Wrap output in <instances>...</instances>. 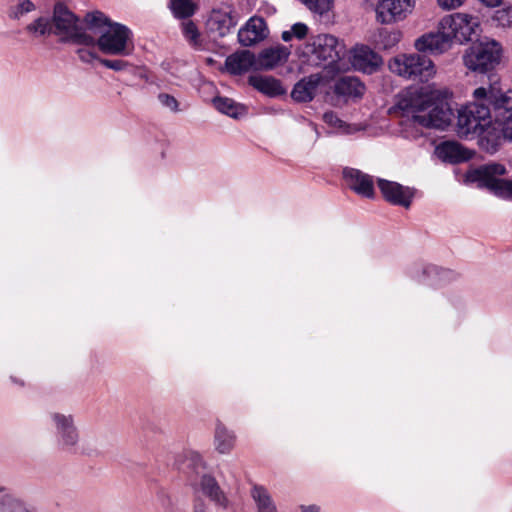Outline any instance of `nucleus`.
<instances>
[{"label":"nucleus","mask_w":512,"mask_h":512,"mask_svg":"<svg viewBox=\"0 0 512 512\" xmlns=\"http://www.w3.org/2000/svg\"><path fill=\"white\" fill-rule=\"evenodd\" d=\"M447 89L431 87L407 91L398 100V107L411 114V125L425 128L445 129L454 117L447 102Z\"/></svg>","instance_id":"1"},{"label":"nucleus","mask_w":512,"mask_h":512,"mask_svg":"<svg viewBox=\"0 0 512 512\" xmlns=\"http://www.w3.org/2000/svg\"><path fill=\"white\" fill-rule=\"evenodd\" d=\"M87 27L98 37L93 44L99 50L112 56H130L134 51L133 33L125 25L112 22L100 11L88 13L85 17Z\"/></svg>","instance_id":"2"},{"label":"nucleus","mask_w":512,"mask_h":512,"mask_svg":"<svg viewBox=\"0 0 512 512\" xmlns=\"http://www.w3.org/2000/svg\"><path fill=\"white\" fill-rule=\"evenodd\" d=\"M345 52V44L339 38L331 34H318L310 37L301 47L300 56L311 65L334 75L349 69L344 58Z\"/></svg>","instance_id":"3"},{"label":"nucleus","mask_w":512,"mask_h":512,"mask_svg":"<svg viewBox=\"0 0 512 512\" xmlns=\"http://www.w3.org/2000/svg\"><path fill=\"white\" fill-rule=\"evenodd\" d=\"M389 70L405 79L428 81L436 74L433 61L417 53L399 54L388 62Z\"/></svg>","instance_id":"4"},{"label":"nucleus","mask_w":512,"mask_h":512,"mask_svg":"<svg viewBox=\"0 0 512 512\" xmlns=\"http://www.w3.org/2000/svg\"><path fill=\"white\" fill-rule=\"evenodd\" d=\"M48 420L55 432L57 449L66 454H76L80 447V432L75 416L71 413L51 411Z\"/></svg>","instance_id":"5"},{"label":"nucleus","mask_w":512,"mask_h":512,"mask_svg":"<svg viewBox=\"0 0 512 512\" xmlns=\"http://www.w3.org/2000/svg\"><path fill=\"white\" fill-rule=\"evenodd\" d=\"M491 124V110L485 101H473L459 110L457 132L461 137L481 135Z\"/></svg>","instance_id":"6"},{"label":"nucleus","mask_w":512,"mask_h":512,"mask_svg":"<svg viewBox=\"0 0 512 512\" xmlns=\"http://www.w3.org/2000/svg\"><path fill=\"white\" fill-rule=\"evenodd\" d=\"M464 66L476 73H487L500 62L501 47L494 40L482 41L471 45L463 54Z\"/></svg>","instance_id":"7"},{"label":"nucleus","mask_w":512,"mask_h":512,"mask_svg":"<svg viewBox=\"0 0 512 512\" xmlns=\"http://www.w3.org/2000/svg\"><path fill=\"white\" fill-rule=\"evenodd\" d=\"M505 172L503 165L491 163L469 171L467 178L478 182L479 186L486 187L499 197L512 199V180L500 178Z\"/></svg>","instance_id":"8"},{"label":"nucleus","mask_w":512,"mask_h":512,"mask_svg":"<svg viewBox=\"0 0 512 512\" xmlns=\"http://www.w3.org/2000/svg\"><path fill=\"white\" fill-rule=\"evenodd\" d=\"M443 28L446 29L453 42L464 44L472 41L481 32V23L477 16L457 12L442 17Z\"/></svg>","instance_id":"9"},{"label":"nucleus","mask_w":512,"mask_h":512,"mask_svg":"<svg viewBox=\"0 0 512 512\" xmlns=\"http://www.w3.org/2000/svg\"><path fill=\"white\" fill-rule=\"evenodd\" d=\"M381 25H392L406 20L413 14L416 0H366Z\"/></svg>","instance_id":"10"},{"label":"nucleus","mask_w":512,"mask_h":512,"mask_svg":"<svg viewBox=\"0 0 512 512\" xmlns=\"http://www.w3.org/2000/svg\"><path fill=\"white\" fill-rule=\"evenodd\" d=\"M52 25L53 33L63 39L75 40L85 45L94 43V38L81 32L74 14L62 4H58L54 8Z\"/></svg>","instance_id":"11"},{"label":"nucleus","mask_w":512,"mask_h":512,"mask_svg":"<svg viewBox=\"0 0 512 512\" xmlns=\"http://www.w3.org/2000/svg\"><path fill=\"white\" fill-rule=\"evenodd\" d=\"M472 97L478 101H485L489 109H494L495 120L506 116H512V89L502 92L496 82L487 86L476 88Z\"/></svg>","instance_id":"12"},{"label":"nucleus","mask_w":512,"mask_h":512,"mask_svg":"<svg viewBox=\"0 0 512 512\" xmlns=\"http://www.w3.org/2000/svg\"><path fill=\"white\" fill-rule=\"evenodd\" d=\"M349 64L356 71L373 74L382 67L383 58L368 45L357 44L349 51Z\"/></svg>","instance_id":"13"},{"label":"nucleus","mask_w":512,"mask_h":512,"mask_svg":"<svg viewBox=\"0 0 512 512\" xmlns=\"http://www.w3.org/2000/svg\"><path fill=\"white\" fill-rule=\"evenodd\" d=\"M452 41L439 20L436 31L428 32L415 40L414 47L418 52L441 55L452 46Z\"/></svg>","instance_id":"14"},{"label":"nucleus","mask_w":512,"mask_h":512,"mask_svg":"<svg viewBox=\"0 0 512 512\" xmlns=\"http://www.w3.org/2000/svg\"><path fill=\"white\" fill-rule=\"evenodd\" d=\"M378 187L384 199L393 205L408 208L414 196L413 190L409 187L385 179L378 180Z\"/></svg>","instance_id":"15"},{"label":"nucleus","mask_w":512,"mask_h":512,"mask_svg":"<svg viewBox=\"0 0 512 512\" xmlns=\"http://www.w3.org/2000/svg\"><path fill=\"white\" fill-rule=\"evenodd\" d=\"M190 483L195 493H202L219 507L228 506V499L214 477L203 474L199 480L191 478Z\"/></svg>","instance_id":"16"},{"label":"nucleus","mask_w":512,"mask_h":512,"mask_svg":"<svg viewBox=\"0 0 512 512\" xmlns=\"http://www.w3.org/2000/svg\"><path fill=\"white\" fill-rule=\"evenodd\" d=\"M343 177L347 186L358 195L366 198L374 196V184L368 174L354 168H345Z\"/></svg>","instance_id":"17"},{"label":"nucleus","mask_w":512,"mask_h":512,"mask_svg":"<svg viewBox=\"0 0 512 512\" xmlns=\"http://www.w3.org/2000/svg\"><path fill=\"white\" fill-rule=\"evenodd\" d=\"M268 29L263 18L252 17L238 31V40L243 46L254 45L266 38Z\"/></svg>","instance_id":"18"},{"label":"nucleus","mask_w":512,"mask_h":512,"mask_svg":"<svg viewBox=\"0 0 512 512\" xmlns=\"http://www.w3.org/2000/svg\"><path fill=\"white\" fill-rule=\"evenodd\" d=\"M289 55V49L282 45L266 48L256 57V70H272L285 63Z\"/></svg>","instance_id":"19"},{"label":"nucleus","mask_w":512,"mask_h":512,"mask_svg":"<svg viewBox=\"0 0 512 512\" xmlns=\"http://www.w3.org/2000/svg\"><path fill=\"white\" fill-rule=\"evenodd\" d=\"M237 24L236 17L229 9H214L208 19V28L210 32L219 37L227 35Z\"/></svg>","instance_id":"20"},{"label":"nucleus","mask_w":512,"mask_h":512,"mask_svg":"<svg viewBox=\"0 0 512 512\" xmlns=\"http://www.w3.org/2000/svg\"><path fill=\"white\" fill-rule=\"evenodd\" d=\"M225 67L233 75H240L251 69L256 70V57L248 50L237 51L226 58Z\"/></svg>","instance_id":"21"},{"label":"nucleus","mask_w":512,"mask_h":512,"mask_svg":"<svg viewBox=\"0 0 512 512\" xmlns=\"http://www.w3.org/2000/svg\"><path fill=\"white\" fill-rule=\"evenodd\" d=\"M322 80L320 74H311L300 81H298L292 92V98L297 102H309L311 101L317 91V88Z\"/></svg>","instance_id":"22"},{"label":"nucleus","mask_w":512,"mask_h":512,"mask_svg":"<svg viewBox=\"0 0 512 512\" xmlns=\"http://www.w3.org/2000/svg\"><path fill=\"white\" fill-rule=\"evenodd\" d=\"M248 83L257 91L269 97H276L286 93L281 82L272 76L251 75Z\"/></svg>","instance_id":"23"},{"label":"nucleus","mask_w":512,"mask_h":512,"mask_svg":"<svg viewBox=\"0 0 512 512\" xmlns=\"http://www.w3.org/2000/svg\"><path fill=\"white\" fill-rule=\"evenodd\" d=\"M236 434L233 430L218 422L214 431V447L220 454H229L236 445Z\"/></svg>","instance_id":"24"},{"label":"nucleus","mask_w":512,"mask_h":512,"mask_svg":"<svg viewBox=\"0 0 512 512\" xmlns=\"http://www.w3.org/2000/svg\"><path fill=\"white\" fill-rule=\"evenodd\" d=\"M365 92V85L356 77L346 76L335 84V93L346 98H360Z\"/></svg>","instance_id":"25"},{"label":"nucleus","mask_w":512,"mask_h":512,"mask_svg":"<svg viewBox=\"0 0 512 512\" xmlns=\"http://www.w3.org/2000/svg\"><path fill=\"white\" fill-rule=\"evenodd\" d=\"M29 505L0 484V512H27Z\"/></svg>","instance_id":"26"},{"label":"nucleus","mask_w":512,"mask_h":512,"mask_svg":"<svg viewBox=\"0 0 512 512\" xmlns=\"http://www.w3.org/2000/svg\"><path fill=\"white\" fill-rule=\"evenodd\" d=\"M436 155L443 161L457 163L465 159L461 145L456 142H443L436 147Z\"/></svg>","instance_id":"27"},{"label":"nucleus","mask_w":512,"mask_h":512,"mask_svg":"<svg viewBox=\"0 0 512 512\" xmlns=\"http://www.w3.org/2000/svg\"><path fill=\"white\" fill-rule=\"evenodd\" d=\"M251 496L258 512H277V507L271 495L263 486H254L251 490Z\"/></svg>","instance_id":"28"},{"label":"nucleus","mask_w":512,"mask_h":512,"mask_svg":"<svg viewBox=\"0 0 512 512\" xmlns=\"http://www.w3.org/2000/svg\"><path fill=\"white\" fill-rule=\"evenodd\" d=\"M215 108L232 118H238L246 113V108L227 97H216L213 99Z\"/></svg>","instance_id":"29"},{"label":"nucleus","mask_w":512,"mask_h":512,"mask_svg":"<svg viewBox=\"0 0 512 512\" xmlns=\"http://www.w3.org/2000/svg\"><path fill=\"white\" fill-rule=\"evenodd\" d=\"M402 37L403 33L399 29H381L378 34L377 45L384 50H390L399 44Z\"/></svg>","instance_id":"30"},{"label":"nucleus","mask_w":512,"mask_h":512,"mask_svg":"<svg viewBox=\"0 0 512 512\" xmlns=\"http://www.w3.org/2000/svg\"><path fill=\"white\" fill-rule=\"evenodd\" d=\"M181 30L189 45L196 49L202 48L201 34L194 22L190 20L182 22Z\"/></svg>","instance_id":"31"},{"label":"nucleus","mask_w":512,"mask_h":512,"mask_svg":"<svg viewBox=\"0 0 512 512\" xmlns=\"http://www.w3.org/2000/svg\"><path fill=\"white\" fill-rule=\"evenodd\" d=\"M170 8L177 18H187L195 13L196 5L191 0H171Z\"/></svg>","instance_id":"32"},{"label":"nucleus","mask_w":512,"mask_h":512,"mask_svg":"<svg viewBox=\"0 0 512 512\" xmlns=\"http://www.w3.org/2000/svg\"><path fill=\"white\" fill-rule=\"evenodd\" d=\"M26 31L33 37H41L53 33V25L47 18L40 17L27 25Z\"/></svg>","instance_id":"33"},{"label":"nucleus","mask_w":512,"mask_h":512,"mask_svg":"<svg viewBox=\"0 0 512 512\" xmlns=\"http://www.w3.org/2000/svg\"><path fill=\"white\" fill-rule=\"evenodd\" d=\"M323 121L332 128L337 129L343 133H353L356 129L349 124H346L342 121L338 116L332 112L328 111L323 114Z\"/></svg>","instance_id":"34"},{"label":"nucleus","mask_w":512,"mask_h":512,"mask_svg":"<svg viewBox=\"0 0 512 512\" xmlns=\"http://www.w3.org/2000/svg\"><path fill=\"white\" fill-rule=\"evenodd\" d=\"M501 9L495 11L492 21L500 27L507 28L512 26V6L504 4Z\"/></svg>","instance_id":"35"},{"label":"nucleus","mask_w":512,"mask_h":512,"mask_svg":"<svg viewBox=\"0 0 512 512\" xmlns=\"http://www.w3.org/2000/svg\"><path fill=\"white\" fill-rule=\"evenodd\" d=\"M309 28L306 24L298 22L291 26L289 30L283 31L281 38L284 42H289L293 38L302 40L308 35Z\"/></svg>","instance_id":"36"},{"label":"nucleus","mask_w":512,"mask_h":512,"mask_svg":"<svg viewBox=\"0 0 512 512\" xmlns=\"http://www.w3.org/2000/svg\"><path fill=\"white\" fill-rule=\"evenodd\" d=\"M35 10V5L30 0H19V2L12 7L10 16L14 19H20L27 13Z\"/></svg>","instance_id":"37"},{"label":"nucleus","mask_w":512,"mask_h":512,"mask_svg":"<svg viewBox=\"0 0 512 512\" xmlns=\"http://www.w3.org/2000/svg\"><path fill=\"white\" fill-rule=\"evenodd\" d=\"M99 63L103 65L104 67L114 70V71H124L126 70L130 64L129 62L122 60V59H106L102 58L99 59Z\"/></svg>","instance_id":"38"},{"label":"nucleus","mask_w":512,"mask_h":512,"mask_svg":"<svg viewBox=\"0 0 512 512\" xmlns=\"http://www.w3.org/2000/svg\"><path fill=\"white\" fill-rule=\"evenodd\" d=\"M505 139L512 141V116L495 120Z\"/></svg>","instance_id":"39"},{"label":"nucleus","mask_w":512,"mask_h":512,"mask_svg":"<svg viewBox=\"0 0 512 512\" xmlns=\"http://www.w3.org/2000/svg\"><path fill=\"white\" fill-rule=\"evenodd\" d=\"M158 100L164 107L168 108L169 110L173 112L179 111V103L174 96L162 93L159 94Z\"/></svg>","instance_id":"40"},{"label":"nucleus","mask_w":512,"mask_h":512,"mask_svg":"<svg viewBox=\"0 0 512 512\" xmlns=\"http://www.w3.org/2000/svg\"><path fill=\"white\" fill-rule=\"evenodd\" d=\"M466 0H437V5L444 11H451L461 7Z\"/></svg>","instance_id":"41"},{"label":"nucleus","mask_w":512,"mask_h":512,"mask_svg":"<svg viewBox=\"0 0 512 512\" xmlns=\"http://www.w3.org/2000/svg\"><path fill=\"white\" fill-rule=\"evenodd\" d=\"M77 53H78L79 59L85 63H91L94 60L99 61V59H100L97 56V54L95 52H93L92 50H90L89 48L78 49Z\"/></svg>","instance_id":"42"},{"label":"nucleus","mask_w":512,"mask_h":512,"mask_svg":"<svg viewBox=\"0 0 512 512\" xmlns=\"http://www.w3.org/2000/svg\"><path fill=\"white\" fill-rule=\"evenodd\" d=\"M482 5L488 8H497L505 4L504 0H478Z\"/></svg>","instance_id":"43"},{"label":"nucleus","mask_w":512,"mask_h":512,"mask_svg":"<svg viewBox=\"0 0 512 512\" xmlns=\"http://www.w3.org/2000/svg\"><path fill=\"white\" fill-rule=\"evenodd\" d=\"M193 512H207L205 503L198 497H196L194 500Z\"/></svg>","instance_id":"44"},{"label":"nucleus","mask_w":512,"mask_h":512,"mask_svg":"<svg viewBox=\"0 0 512 512\" xmlns=\"http://www.w3.org/2000/svg\"><path fill=\"white\" fill-rule=\"evenodd\" d=\"M192 460L195 462L196 468L198 470H201V471L204 470V465H203L202 459L200 458L199 455H193ZM197 473H200V471H197Z\"/></svg>","instance_id":"45"},{"label":"nucleus","mask_w":512,"mask_h":512,"mask_svg":"<svg viewBox=\"0 0 512 512\" xmlns=\"http://www.w3.org/2000/svg\"><path fill=\"white\" fill-rule=\"evenodd\" d=\"M303 512H319V508L314 505L306 506V507H303Z\"/></svg>","instance_id":"46"},{"label":"nucleus","mask_w":512,"mask_h":512,"mask_svg":"<svg viewBox=\"0 0 512 512\" xmlns=\"http://www.w3.org/2000/svg\"><path fill=\"white\" fill-rule=\"evenodd\" d=\"M164 500L167 502V505H170L171 504V499L169 496H165V495H162Z\"/></svg>","instance_id":"47"},{"label":"nucleus","mask_w":512,"mask_h":512,"mask_svg":"<svg viewBox=\"0 0 512 512\" xmlns=\"http://www.w3.org/2000/svg\"><path fill=\"white\" fill-rule=\"evenodd\" d=\"M27 512H37V511L32 505H29L27 508Z\"/></svg>","instance_id":"48"}]
</instances>
